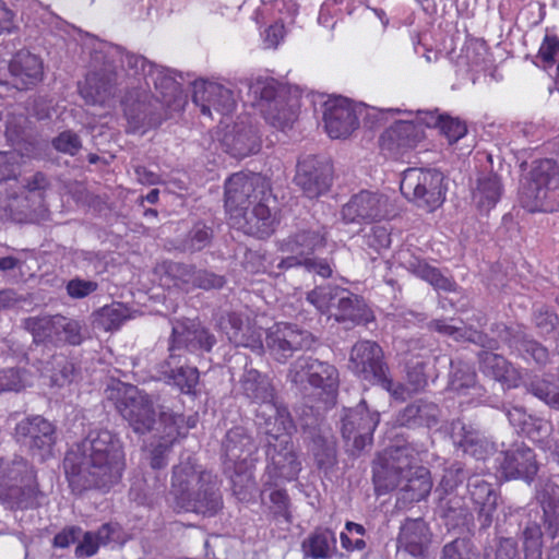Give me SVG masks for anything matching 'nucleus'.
<instances>
[{"mask_svg":"<svg viewBox=\"0 0 559 559\" xmlns=\"http://www.w3.org/2000/svg\"><path fill=\"white\" fill-rule=\"evenodd\" d=\"M296 426L292 419L264 428L266 465L262 478L263 491L282 483L296 480L301 472V462L295 450L292 433Z\"/></svg>","mask_w":559,"mask_h":559,"instance_id":"nucleus-6","label":"nucleus"},{"mask_svg":"<svg viewBox=\"0 0 559 559\" xmlns=\"http://www.w3.org/2000/svg\"><path fill=\"white\" fill-rule=\"evenodd\" d=\"M308 333L290 323H275L265 335V344L270 354L280 362H285L294 352L301 349L307 343Z\"/></svg>","mask_w":559,"mask_h":559,"instance_id":"nucleus-23","label":"nucleus"},{"mask_svg":"<svg viewBox=\"0 0 559 559\" xmlns=\"http://www.w3.org/2000/svg\"><path fill=\"white\" fill-rule=\"evenodd\" d=\"M348 369L362 381L380 384L386 391L392 390L393 380L389 373V366L383 349L377 342H356L349 353Z\"/></svg>","mask_w":559,"mask_h":559,"instance_id":"nucleus-12","label":"nucleus"},{"mask_svg":"<svg viewBox=\"0 0 559 559\" xmlns=\"http://www.w3.org/2000/svg\"><path fill=\"white\" fill-rule=\"evenodd\" d=\"M13 439L33 459L46 462L53 456L57 428L41 415H29L16 423Z\"/></svg>","mask_w":559,"mask_h":559,"instance_id":"nucleus-11","label":"nucleus"},{"mask_svg":"<svg viewBox=\"0 0 559 559\" xmlns=\"http://www.w3.org/2000/svg\"><path fill=\"white\" fill-rule=\"evenodd\" d=\"M281 258L274 257L265 250H247L243 266L252 274H269L278 276L285 270H280L277 263Z\"/></svg>","mask_w":559,"mask_h":559,"instance_id":"nucleus-45","label":"nucleus"},{"mask_svg":"<svg viewBox=\"0 0 559 559\" xmlns=\"http://www.w3.org/2000/svg\"><path fill=\"white\" fill-rule=\"evenodd\" d=\"M534 323L542 335H548L556 330L559 318L549 307L543 306L534 312Z\"/></svg>","mask_w":559,"mask_h":559,"instance_id":"nucleus-61","label":"nucleus"},{"mask_svg":"<svg viewBox=\"0 0 559 559\" xmlns=\"http://www.w3.org/2000/svg\"><path fill=\"white\" fill-rule=\"evenodd\" d=\"M332 165L319 160L316 156H307L297 164L295 183L309 199L326 193L332 185Z\"/></svg>","mask_w":559,"mask_h":559,"instance_id":"nucleus-22","label":"nucleus"},{"mask_svg":"<svg viewBox=\"0 0 559 559\" xmlns=\"http://www.w3.org/2000/svg\"><path fill=\"white\" fill-rule=\"evenodd\" d=\"M80 96L87 105L105 106L116 97L118 72L111 62L91 70L78 86Z\"/></svg>","mask_w":559,"mask_h":559,"instance_id":"nucleus-18","label":"nucleus"},{"mask_svg":"<svg viewBox=\"0 0 559 559\" xmlns=\"http://www.w3.org/2000/svg\"><path fill=\"white\" fill-rule=\"evenodd\" d=\"M59 322L60 314L39 316L26 318L23 325L32 334L34 343L57 347L60 341Z\"/></svg>","mask_w":559,"mask_h":559,"instance_id":"nucleus-38","label":"nucleus"},{"mask_svg":"<svg viewBox=\"0 0 559 559\" xmlns=\"http://www.w3.org/2000/svg\"><path fill=\"white\" fill-rule=\"evenodd\" d=\"M457 445L464 453L476 460H486L492 450L491 444L478 431L469 429L465 425L461 426Z\"/></svg>","mask_w":559,"mask_h":559,"instance_id":"nucleus-47","label":"nucleus"},{"mask_svg":"<svg viewBox=\"0 0 559 559\" xmlns=\"http://www.w3.org/2000/svg\"><path fill=\"white\" fill-rule=\"evenodd\" d=\"M536 500L543 509V522L555 537L559 531V486L550 480L539 485Z\"/></svg>","mask_w":559,"mask_h":559,"instance_id":"nucleus-36","label":"nucleus"},{"mask_svg":"<svg viewBox=\"0 0 559 559\" xmlns=\"http://www.w3.org/2000/svg\"><path fill=\"white\" fill-rule=\"evenodd\" d=\"M59 337L57 347L63 345L79 346L84 342L83 325L79 320L60 314Z\"/></svg>","mask_w":559,"mask_h":559,"instance_id":"nucleus-52","label":"nucleus"},{"mask_svg":"<svg viewBox=\"0 0 559 559\" xmlns=\"http://www.w3.org/2000/svg\"><path fill=\"white\" fill-rule=\"evenodd\" d=\"M496 337H489L483 331H478L473 329L472 326L461 328V333L459 334V341H466L473 344H476L483 348L497 350L499 349V343L501 342L498 335L492 331Z\"/></svg>","mask_w":559,"mask_h":559,"instance_id":"nucleus-58","label":"nucleus"},{"mask_svg":"<svg viewBox=\"0 0 559 559\" xmlns=\"http://www.w3.org/2000/svg\"><path fill=\"white\" fill-rule=\"evenodd\" d=\"M400 190L407 201L427 213L441 207L447 197L443 174L431 168L405 169L402 174Z\"/></svg>","mask_w":559,"mask_h":559,"instance_id":"nucleus-10","label":"nucleus"},{"mask_svg":"<svg viewBox=\"0 0 559 559\" xmlns=\"http://www.w3.org/2000/svg\"><path fill=\"white\" fill-rule=\"evenodd\" d=\"M379 421V413L370 412L365 401L345 413L342 419V436L347 444L352 442L353 452L359 453L367 445H371Z\"/></svg>","mask_w":559,"mask_h":559,"instance_id":"nucleus-17","label":"nucleus"},{"mask_svg":"<svg viewBox=\"0 0 559 559\" xmlns=\"http://www.w3.org/2000/svg\"><path fill=\"white\" fill-rule=\"evenodd\" d=\"M520 203L531 213L559 211V164L552 158L533 162Z\"/></svg>","mask_w":559,"mask_h":559,"instance_id":"nucleus-7","label":"nucleus"},{"mask_svg":"<svg viewBox=\"0 0 559 559\" xmlns=\"http://www.w3.org/2000/svg\"><path fill=\"white\" fill-rule=\"evenodd\" d=\"M502 185L497 175L490 174L477 180L473 200L479 211H490L500 200Z\"/></svg>","mask_w":559,"mask_h":559,"instance_id":"nucleus-40","label":"nucleus"},{"mask_svg":"<svg viewBox=\"0 0 559 559\" xmlns=\"http://www.w3.org/2000/svg\"><path fill=\"white\" fill-rule=\"evenodd\" d=\"M271 179L258 173L231 174L224 182V206L229 224L260 239L270 237L278 218Z\"/></svg>","mask_w":559,"mask_h":559,"instance_id":"nucleus-2","label":"nucleus"},{"mask_svg":"<svg viewBox=\"0 0 559 559\" xmlns=\"http://www.w3.org/2000/svg\"><path fill=\"white\" fill-rule=\"evenodd\" d=\"M345 293L346 289L336 285H320L310 290L306 299L321 314L333 317L340 295H344Z\"/></svg>","mask_w":559,"mask_h":559,"instance_id":"nucleus-43","label":"nucleus"},{"mask_svg":"<svg viewBox=\"0 0 559 559\" xmlns=\"http://www.w3.org/2000/svg\"><path fill=\"white\" fill-rule=\"evenodd\" d=\"M242 394L258 405L255 418L261 429L289 423L292 415L284 404L277 401L276 390L271 379L255 369L246 370L240 379Z\"/></svg>","mask_w":559,"mask_h":559,"instance_id":"nucleus-9","label":"nucleus"},{"mask_svg":"<svg viewBox=\"0 0 559 559\" xmlns=\"http://www.w3.org/2000/svg\"><path fill=\"white\" fill-rule=\"evenodd\" d=\"M439 130L450 143L457 142L467 133L466 124L449 115H444Z\"/></svg>","mask_w":559,"mask_h":559,"instance_id":"nucleus-64","label":"nucleus"},{"mask_svg":"<svg viewBox=\"0 0 559 559\" xmlns=\"http://www.w3.org/2000/svg\"><path fill=\"white\" fill-rule=\"evenodd\" d=\"M528 391L551 408L559 409V379L556 382L544 379L532 381Z\"/></svg>","mask_w":559,"mask_h":559,"instance_id":"nucleus-54","label":"nucleus"},{"mask_svg":"<svg viewBox=\"0 0 559 559\" xmlns=\"http://www.w3.org/2000/svg\"><path fill=\"white\" fill-rule=\"evenodd\" d=\"M159 421L163 426V435L155 438L148 445V464L153 469H163L168 465V456L174 443L188 435L199 421L197 413L185 416L173 411L162 412Z\"/></svg>","mask_w":559,"mask_h":559,"instance_id":"nucleus-13","label":"nucleus"},{"mask_svg":"<svg viewBox=\"0 0 559 559\" xmlns=\"http://www.w3.org/2000/svg\"><path fill=\"white\" fill-rule=\"evenodd\" d=\"M366 245L379 252L391 246V231L385 226L374 225L365 236Z\"/></svg>","mask_w":559,"mask_h":559,"instance_id":"nucleus-62","label":"nucleus"},{"mask_svg":"<svg viewBox=\"0 0 559 559\" xmlns=\"http://www.w3.org/2000/svg\"><path fill=\"white\" fill-rule=\"evenodd\" d=\"M431 488L429 469L424 466H416L414 472L404 477L400 499L409 503L419 502L430 493Z\"/></svg>","mask_w":559,"mask_h":559,"instance_id":"nucleus-39","label":"nucleus"},{"mask_svg":"<svg viewBox=\"0 0 559 559\" xmlns=\"http://www.w3.org/2000/svg\"><path fill=\"white\" fill-rule=\"evenodd\" d=\"M192 100L200 107L201 114L204 116H211V109L223 116H228L236 108L234 93L216 83L195 85Z\"/></svg>","mask_w":559,"mask_h":559,"instance_id":"nucleus-30","label":"nucleus"},{"mask_svg":"<svg viewBox=\"0 0 559 559\" xmlns=\"http://www.w3.org/2000/svg\"><path fill=\"white\" fill-rule=\"evenodd\" d=\"M169 495L177 512H193L212 518L224 507L216 475L192 457L173 467Z\"/></svg>","mask_w":559,"mask_h":559,"instance_id":"nucleus-3","label":"nucleus"},{"mask_svg":"<svg viewBox=\"0 0 559 559\" xmlns=\"http://www.w3.org/2000/svg\"><path fill=\"white\" fill-rule=\"evenodd\" d=\"M438 406L435 403L417 400L405 406L397 416V421L405 427H432L438 423Z\"/></svg>","mask_w":559,"mask_h":559,"instance_id":"nucleus-37","label":"nucleus"},{"mask_svg":"<svg viewBox=\"0 0 559 559\" xmlns=\"http://www.w3.org/2000/svg\"><path fill=\"white\" fill-rule=\"evenodd\" d=\"M559 56V37L556 34H546L542 40L536 59L540 61L544 69L555 64L556 58ZM537 67L539 64L535 62Z\"/></svg>","mask_w":559,"mask_h":559,"instance_id":"nucleus-56","label":"nucleus"},{"mask_svg":"<svg viewBox=\"0 0 559 559\" xmlns=\"http://www.w3.org/2000/svg\"><path fill=\"white\" fill-rule=\"evenodd\" d=\"M5 135L22 158L37 159L41 156V144L36 135L20 132L12 124L7 127Z\"/></svg>","mask_w":559,"mask_h":559,"instance_id":"nucleus-44","label":"nucleus"},{"mask_svg":"<svg viewBox=\"0 0 559 559\" xmlns=\"http://www.w3.org/2000/svg\"><path fill=\"white\" fill-rule=\"evenodd\" d=\"M307 555L313 559H328L330 557L329 533L325 531L313 532L304 543Z\"/></svg>","mask_w":559,"mask_h":559,"instance_id":"nucleus-55","label":"nucleus"},{"mask_svg":"<svg viewBox=\"0 0 559 559\" xmlns=\"http://www.w3.org/2000/svg\"><path fill=\"white\" fill-rule=\"evenodd\" d=\"M167 270L183 283H191L194 287L205 290L219 289L226 283L222 275L206 270H195L194 266L185 263L170 262Z\"/></svg>","mask_w":559,"mask_h":559,"instance_id":"nucleus-35","label":"nucleus"},{"mask_svg":"<svg viewBox=\"0 0 559 559\" xmlns=\"http://www.w3.org/2000/svg\"><path fill=\"white\" fill-rule=\"evenodd\" d=\"M12 85L20 91H27L39 84L44 79L41 58L28 50L15 52L8 64Z\"/></svg>","mask_w":559,"mask_h":559,"instance_id":"nucleus-28","label":"nucleus"},{"mask_svg":"<svg viewBox=\"0 0 559 559\" xmlns=\"http://www.w3.org/2000/svg\"><path fill=\"white\" fill-rule=\"evenodd\" d=\"M500 468L507 478H523L531 481L537 474L535 453L527 447H518L503 453Z\"/></svg>","mask_w":559,"mask_h":559,"instance_id":"nucleus-32","label":"nucleus"},{"mask_svg":"<svg viewBox=\"0 0 559 559\" xmlns=\"http://www.w3.org/2000/svg\"><path fill=\"white\" fill-rule=\"evenodd\" d=\"M333 318L337 322H352L354 324H367L374 321V316L365 300L348 290L340 295L335 306Z\"/></svg>","mask_w":559,"mask_h":559,"instance_id":"nucleus-34","label":"nucleus"},{"mask_svg":"<svg viewBox=\"0 0 559 559\" xmlns=\"http://www.w3.org/2000/svg\"><path fill=\"white\" fill-rule=\"evenodd\" d=\"M329 231L325 226H308L298 228L278 241L277 248L287 253L277 263L280 270L299 267V262L326 248Z\"/></svg>","mask_w":559,"mask_h":559,"instance_id":"nucleus-14","label":"nucleus"},{"mask_svg":"<svg viewBox=\"0 0 559 559\" xmlns=\"http://www.w3.org/2000/svg\"><path fill=\"white\" fill-rule=\"evenodd\" d=\"M51 144L57 152L70 156H75L82 148L81 138L71 130L60 132L52 139Z\"/></svg>","mask_w":559,"mask_h":559,"instance_id":"nucleus-57","label":"nucleus"},{"mask_svg":"<svg viewBox=\"0 0 559 559\" xmlns=\"http://www.w3.org/2000/svg\"><path fill=\"white\" fill-rule=\"evenodd\" d=\"M464 53L471 66H483L487 62L488 47L483 39H471L465 44Z\"/></svg>","mask_w":559,"mask_h":559,"instance_id":"nucleus-63","label":"nucleus"},{"mask_svg":"<svg viewBox=\"0 0 559 559\" xmlns=\"http://www.w3.org/2000/svg\"><path fill=\"white\" fill-rule=\"evenodd\" d=\"M407 269L416 276L428 282L435 289L454 292L456 288L454 281L444 276L439 269L428 264L425 260L414 258L408 261Z\"/></svg>","mask_w":559,"mask_h":559,"instance_id":"nucleus-41","label":"nucleus"},{"mask_svg":"<svg viewBox=\"0 0 559 559\" xmlns=\"http://www.w3.org/2000/svg\"><path fill=\"white\" fill-rule=\"evenodd\" d=\"M185 105L186 99L176 82H170L168 92L162 98L145 91H131L121 100L127 120L126 132L143 135L157 129L174 112L183 110Z\"/></svg>","mask_w":559,"mask_h":559,"instance_id":"nucleus-4","label":"nucleus"},{"mask_svg":"<svg viewBox=\"0 0 559 559\" xmlns=\"http://www.w3.org/2000/svg\"><path fill=\"white\" fill-rule=\"evenodd\" d=\"M480 372L508 388L519 386L522 376L507 358L490 350L478 354Z\"/></svg>","mask_w":559,"mask_h":559,"instance_id":"nucleus-31","label":"nucleus"},{"mask_svg":"<svg viewBox=\"0 0 559 559\" xmlns=\"http://www.w3.org/2000/svg\"><path fill=\"white\" fill-rule=\"evenodd\" d=\"M429 525L421 518L406 519L396 538L397 551L414 559H424L431 543Z\"/></svg>","mask_w":559,"mask_h":559,"instance_id":"nucleus-29","label":"nucleus"},{"mask_svg":"<svg viewBox=\"0 0 559 559\" xmlns=\"http://www.w3.org/2000/svg\"><path fill=\"white\" fill-rule=\"evenodd\" d=\"M261 111L267 123L282 131L292 128L298 117L296 109L284 99L270 104L269 108H261Z\"/></svg>","mask_w":559,"mask_h":559,"instance_id":"nucleus-49","label":"nucleus"},{"mask_svg":"<svg viewBox=\"0 0 559 559\" xmlns=\"http://www.w3.org/2000/svg\"><path fill=\"white\" fill-rule=\"evenodd\" d=\"M323 124L331 139H347L359 128L357 106L345 97H335L324 103Z\"/></svg>","mask_w":559,"mask_h":559,"instance_id":"nucleus-21","label":"nucleus"},{"mask_svg":"<svg viewBox=\"0 0 559 559\" xmlns=\"http://www.w3.org/2000/svg\"><path fill=\"white\" fill-rule=\"evenodd\" d=\"M543 532L536 522H528L522 532L523 559H542Z\"/></svg>","mask_w":559,"mask_h":559,"instance_id":"nucleus-50","label":"nucleus"},{"mask_svg":"<svg viewBox=\"0 0 559 559\" xmlns=\"http://www.w3.org/2000/svg\"><path fill=\"white\" fill-rule=\"evenodd\" d=\"M449 389L459 395H465L468 390H478L477 374L474 368L460 364L451 374Z\"/></svg>","mask_w":559,"mask_h":559,"instance_id":"nucleus-51","label":"nucleus"},{"mask_svg":"<svg viewBox=\"0 0 559 559\" xmlns=\"http://www.w3.org/2000/svg\"><path fill=\"white\" fill-rule=\"evenodd\" d=\"M392 205L389 198L380 192L360 190L343 204L340 211L344 224L369 225L389 219Z\"/></svg>","mask_w":559,"mask_h":559,"instance_id":"nucleus-15","label":"nucleus"},{"mask_svg":"<svg viewBox=\"0 0 559 559\" xmlns=\"http://www.w3.org/2000/svg\"><path fill=\"white\" fill-rule=\"evenodd\" d=\"M28 384V372L24 368L0 369V394L4 392H20Z\"/></svg>","mask_w":559,"mask_h":559,"instance_id":"nucleus-53","label":"nucleus"},{"mask_svg":"<svg viewBox=\"0 0 559 559\" xmlns=\"http://www.w3.org/2000/svg\"><path fill=\"white\" fill-rule=\"evenodd\" d=\"M423 139L424 132L417 123L397 121L381 134L379 145L382 152L397 158L415 148Z\"/></svg>","mask_w":559,"mask_h":559,"instance_id":"nucleus-25","label":"nucleus"},{"mask_svg":"<svg viewBox=\"0 0 559 559\" xmlns=\"http://www.w3.org/2000/svg\"><path fill=\"white\" fill-rule=\"evenodd\" d=\"M289 380L299 386L307 384L316 389H332L337 385L338 371L326 362L312 357H299L289 368Z\"/></svg>","mask_w":559,"mask_h":559,"instance_id":"nucleus-19","label":"nucleus"},{"mask_svg":"<svg viewBox=\"0 0 559 559\" xmlns=\"http://www.w3.org/2000/svg\"><path fill=\"white\" fill-rule=\"evenodd\" d=\"M216 342V336L199 320H177L169 336L168 352L169 355H181V352L201 355L210 353Z\"/></svg>","mask_w":559,"mask_h":559,"instance_id":"nucleus-16","label":"nucleus"},{"mask_svg":"<svg viewBox=\"0 0 559 559\" xmlns=\"http://www.w3.org/2000/svg\"><path fill=\"white\" fill-rule=\"evenodd\" d=\"M46 498L36 467L24 456L0 457V504L13 512L37 510Z\"/></svg>","mask_w":559,"mask_h":559,"instance_id":"nucleus-5","label":"nucleus"},{"mask_svg":"<svg viewBox=\"0 0 559 559\" xmlns=\"http://www.w3.org/2000/svg\"><path fill=\"white\" fill-rule=\"evenodd\" d=\"M129 499L136 506L152 508L156 501L155 493L147 489L143 478L135 479L129 490Z\"/></svg>","mask_w":559,"mask_h":559,"instance_id":"nucleus-60","label":"nucleus"},{"mask_svg":"<svg viewBox=\"0 0 559 559\" xmlns=\"http://www.w3.org/2000/svg\"><path fill=\"white\" fill-rule=\"evenodd\" d=\"M226 459L235 466H247L248 460L257 452L253 438L241 426L230 428L223 441Z\"/></svg>","mask_w":559,"mask_h":559,"instance_id":"nucleus-33","label":"nucleus"},{"mask_svg":"<svg viewBox=\"0 0 559 559\" xmlns=\"http://www.w3.org/2000/svg\"><path fill=\"white\" fill-rule=\"evenodd\" d=\"M384 463L392 464L403 476L415 471V450L409 445L390 447L378 455Z\"/></svg>","mask_w":559,"mask_h":559,"instance_id":"nucleus-48","label":"nucleus"},{"mask_svg":"<svg viewBox=\"0 0 559 559\" xmlns=\"http://www.w3.org/2000/svg\"><path fill=\"white\" fill-rule=\"evenodd\" d=\"M81 448V456L68 454L63 463L74 495L90 490L108 492L120 483L126 469V453L118 435L108 429L93 430Z\"/></svg>","mask_w":559,"mask_h":559,"instance_id":"nucleus-1","label":"nucleus"},{"mask_svg":"<svg viewBox=\"0 0 559 559\" xmlns=\"http://www.w3.org/2000/svg\"><path fill=\"white\" fill-rule=\"evenodd\" d=\"M217 325L236 347H247L252 350L263 348L261 329L247 312L226 311L221 314Z\"/></svg>","mask_w":559,"mask_h":559,"instance_id":"nucleus-20","label":"nucleus"},{"mask_svg":"<svg viewBox=\"0 0 559 559\" xmlns=\"http://www.w3.org/2000/svg\"><path fill=\"white\" fill-rule=\"evenodd\" d=\"M404 477L392 464L377 457L372 466V480L378 496L385 495L402 487Z\"/></svg>","mask_w":559,"mask_h":559,"instance_id":"nucleus-42","label":"nucleus"},{"mask_svg":"<svg viewBox=\"0 0 559 559\" xmlns=\"http://www.w3.org/2000/svg\"><path fill=\"white\" fill-rule=\"evenodd\" d=\"M501 343L507 345L511 353L516 352L525 361H534L537 366L544 367L549 361V350L539 342L528 338L526 335L504 323H497L491 329Z\"/></svg>","mask_w":559,"mask_h":559,"instance_id":"nucleus-24","label":"nucleus"},{"mask_svg":"<svg viewBox=\"0 0 559 559\" xmlns=\"http://www.w3.org/2000/svg\"><path fill=\"white\" fill-rule=\"evenodd\" d=\"M250 91L257 98L264 102L261 105L262 108H269L270 104L281 100L276 98L277 88L273 80L258 79L250 85Z\"/></svg>","mask_w":559,"mask_h":559,"instance_id":"nucleus-59","label":"nucleus"},{"mask_svg":"<svg viewBox=\"0 0 559 559\" xmlns=\"http://www.w3.org/2000/svg\"><path fill=\"white\" fill-rule=\"evenodd\" d=\"M106 395L135 433L145 435L153 429L156 412L148 393L133 384L114 381L107 386Z\"/></svg>","mask_w":559,"mask_h":559,"instance_id":"nucleus-8","label":"nucleus"},{"mask_svg":"<svg viewBox=\"0 0 559 559\" xmlns=\"http://www.w3.org/2000/svg\"><path fill=\"white\" fill-rule=\"evenodd\" d=\"M310 451L319 469H331L337 463L336 443L333 437L314 433L311 438Z\"/></svg>","mask_w":559,"mask_h":559,"instance_id":"nucleus-46","label":"nucleus"},{"mask_svg":"<svg viewBox=\"0 0 559 559\" xmlns=\"http://www.w3.org/2000/svg\"><path fill=\"white\" fill-rule=\"evenodd\" d=\"M159 379L177 388L182 394L195 396L200 382V372L197 367L181 364V355H168L158 364Z\"/></svg>","mask_w":559,"mask_h":559,"instance_id":"nucleus-27","label":"nucleus"},{"mask_svg":"<svg viewBox=\"0 0 559 559\" xmlns=\"http://www.w3.org/2000/svg\"><path fill=\"white\" fill-rule=\"evenodd\" d=\"M467 493L477 512L480 528H489L492 524L498 500L493 484L487 480L485 475L474 474L468 477Z\"/></svg>","mask_w":559,"mask_h":559,"instance_id":"nucleus-26","label":"nucleus"}]
</instances>
